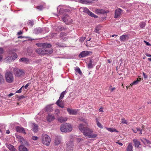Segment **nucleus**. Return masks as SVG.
Masks as SVG:
<instances>
[{"instance_id": "nucleus-11", "label": "nucleus", "mask_w": 151, "mask_h": 151, "mask_svg": "<svg viewBox=\"0 0 151 151\" xmlns=\"http://www.w3.org/2000/svg\"><path fill=\"white\" fill-rule=\"evenodd\" d=\"M92 53V52L91 51H84L81 52L79 55V57L81 58L85 57Z\"/></svg>"}, {"instance_id": "nucleus-59", "label": "nucleus", "mask_w": 151, "mask_h": 151, "mask_svg": "<svg viewBox=\"0 0 151 151\" xmlns=\"http://www.w3.org/2000/svg\"><path fill=\"white\" fill-rule=\"evenodd\" d=\"M144 42L146 43V45L148 46H150L151 45L150 44L149 42H147L146 41L144 40Z\"/></svg>"}, {"instance_id": "nucleus-39", "label": "nucleus", "mask_w": 151, "mask_h": 151, "mask_svg": "<svg viewBox=\"0 0 151 151\" xmlns=\"http://www.w3.org/2000/svg\"><path fill=\"white\" fill-rule=\"evenodd\" d=\"M28 25L32 27L34 25L33 21L31 20H29L27 23Z\"/></svg>"}, {"instance_id": "nucleus-4", "label": "nucleus", "mask_w": 151, "mask_h": 151, "mask_svg": "<svg viewBox=\"0 0 151 151\" xmlns=\"http://www.w3.org/2000/svg\"><path fill=\"white\" fill-rule=\"evenodd\" d=\"M5 78L6 81L9 83L13 82L14 81V78L12 73L10 72L6 71Z\"/></svg>"}, {"instance_id": "nucleus-38", "label": "nucleus", "mask_w": 151, "mask_h": 151, "mask_svg": "<svg viewBox=\"0 0 151 151\" xmlns=\"http://www.w3.org/2000/svg\"><path fill=\"white\" fill-rule=\"evenodd\" d=\"M75 70L76 72L78 73L79 74L81 75L82 74V72L79 68H76L75 69Z\"/></svg>"}, {"instance_id": "nucleus-51", "label": "nucleus", "mask_w": 151, "mask_h": 151, "mask_svg": "<svg viewBox=\"0 0 151 151\" xmlns=\"http://www.w3.org/2000/svg\"><path fill=\"white\" fill-rule=\"evenodd\" d=\"M111 86H110L109 88V90L111 92H112L114 91V90L115 89V88L114 87L111 88Z\"/></svg>"}, {"instance_id": "nucleus-1", "label": "nucleus", "mask_w": 151, "mask_h": 151, "mask_svg": "<svg viewBox=\"0 0 151 151\" xmlns=\"http://www.w3.org/2000/svg\"><path fill=\"white\" fill-rule=\"evenodd\" d=\"M79 130L83 133L85 137H88L90 138H94L96 137L97 134H92L93 130L87 127H84L83 125L80 124L78 126Z\"/></svg>"}, {"instance_id": "nucleus-43", "label": "nucleus", "mask_w": 151, "mask_h": 151, "mask_svg": "<svg viewBox=\"0 0 151 151\" xmlns=\"http://www.w3.org/2000/svg\"><path fill=\"white\" fill-rule=\"evenodd\" d=\"M140 81V80H139L138 78L137 79V80L134 81L133 83H132L130 84V85L132 86L133 85H137L138 84V82Z\"/></svg>"}, {"instance_id": "nucleus-10", "label": "nucleus", "mask_w": 151, "mask_h": 151, "mask_svg": "<svg viewBox=\"0 0 151 151\" xmlns=\"http://www.w3.org/2000/svg\"><path fill=\"white\" fill-rule=\"evenodd\" d=\"M62 19L63 21L66 24H69L73 22L72 20L71 19L69 16L66 14L63 17Z\"/></svg>"}, {"instance_id": "nucleus-21", "label": "nucleus", "mask_w": 151, "mask_h": 151, "mask_svg": "<svg viewBox=\"0 0 151 151\" xmlns=\"http://www.w3.org/2000/svg\"><path fill=\"white\" fill-rule=\"evenodd\" d=\"M133 141L135 147H138L139 145H141L140 142L138 141L137 139H134L133 140Z\"/></svg>"}, {"instance_id": "nucleus-49", "label": "nucleus", "mask_w": 151, "mask_h": 151, "mask_svg": "<svg viewBox=\"0 0 151 151\" xmlns=\"http://www.w3.org/2000/svg\"><path fill=\"white\" fill-rule=\"evenodd\" d=\"M122 124H128L127 121L125 120L124 118L122 119Z\"/></svg>"}, {"instance_id": "nucleus-14", "label": "nucleus", "mask_w": 151, "mask_h": 151, "mask_svg": "<svg viewBox=\"0 0 151 151\" xmlns=\"http://www.w3.org/2000/svg\"><path fill=\"white\" fill-rule=\"evenodd\" d=\"M109 12V11L108 10L105 11L101 9H96L95 10V13L97 14H104Z\"/></svg>"}, {"instance_id": "nucleus-34", "label": "nucleus", "mask_w": 151, "mask_h": 151, "mask_svg": "<svg viewBox=\"0 0 151 151\" xmlns=\"http://www.w3.org/2000/svg\"><path fill=\"white\" fill-rule=\"evenodd\" d=\"M61 101L58 100L56 102V104L62 108H63L64 107L63 105L62 104H60V103L61 102Z\"/></svg>"}, {"instance_id": "nucleus-63", "label": "nucleus", "mask_w": 151, "mask_h": 151, "mask_svg": "<svg viewBox=\"0 0 151 151\" xmlns=\"http://www.w3.org/2000/svg\"><path fill=\"white\" fill-rule=\"evenodd\" d=\"M145 55L147 57H151V55L148 53H146Z\"/></svg>"}, {"instance_id": "nucleus-5", "label": "nucleus", "mask_w": 151, "mask_h": 151, "mask_svg": "<svg viewBox=\"0 0 151 151\" xmlns=\"http://www.w3.org/2000/svg\"><path fill=\"white\" fill-rule=\"evenodd\" d=\"M79 11L81 12H83L87 14L88 15L90 16L91 17L95 18L98 17L97 15H95L92 12H90L87 8L85 7H81L79 9Z\"/></svg>"}, {"instance_id": "nucleus-41", "label": "nucleus", "mask_w": 151, "mask_h": 151, "mask_svg": "<svg viewBox=\"0 0 151 151\" xmlns=\"http://www.w3.org/2000/svg\"><path fill=\"white\" fill-rule=\"evenodd\" d=\"M80 2L83 4H87L90 3V1L86 0H79Z\"/></svg>"}, {"instance_id": "nucleus-8", "label": "nucleus", "mask_w": 151, "mask_h": 151, "mask_svg": "<svg viewBox=\"0 0 151 151\" xmlns=\"http://www.w3.org/2000/svg\"><path fill=\"white\" fill-rule=\"evenodd\" d=\"M74 145L73 141L70 140L66 144V151H73Z\"/></svg>"}, {"instance_id": "nucleus-17", "label": "nucleus", "mask_w": 151, "mask_h": 151, "mask_svg": "<svg viewBox=\"0 0 151 151\" xmlns=\"http://www.w3.org/2000/svg\"><path fill=\"white\" fill-rule=\"evenodd\" d=\"M36 51L37 53L40 55H45V49L42 48L37 49L36 50Z\"/></svg>"}, {"instance_id": "nucleus-62", "label": "nucleus", "mask_w": 151, "mask_h": 151, "mask_svg": "<svg viewBox=\"0 0 151 151\" xmlns=\"http://www.w3.org/2000/svg\"><path fill=\"white\" fill-rule=\"evenodd\" d=\"M99 111L100 112H103V108H100L99 109Z\"/></svg>"}, {"instance_id": "nucleus-6", "label": "nucleus", "mask_w": 151, "mask_h": 151, "mask_svg": "<svg viewBox=\"0 0 151 151\" xmlns=\"http://www.w3.org/2000/svg\"><path fill=\"white\" fill-rule=\"evenodd\" d=\"M14 71L15 76L17 77H21L23 76L25 73L23 70L16 68H14Z\"/></svg>"}, {"instance_id": "nucleus-25", "label": "nucleus", "mask_w": 151, "mask_h": 151, "mask_svg": "<svg viewBox=\"0 0 151 151\" xmlns=\"http://www.w3.org/2000/svg\"><path fill=\"white\" fill-rule=\"evenodd\" d=\"M38 126L37 124L35 123L33 124V130L35 133L37 132L38 129Z\"/></svg>"}, {"instance_id": "nucleus-54", "label": "nucleus", "mask_w": 151, "mask_h": 151, "mask_svg": "<svg viewBox=\"0 0 151 151\" xmlns=\"http://www.w3.org/2000/svg\"><path fill=\"white\" fill-rule=\"evenodd\" d=\"M85 37H81L80 39L79 40L81 42H83L85 40Z\"/></svg>"}, {"instance_id": "nucleus-29", "label": "nucleus", "mask_w": 151, "mask_h": 151, "mask_svg": "<svg viewBox=\"0 0 151 151\" xmlns=\"http://www.w3.org/2000/svg\"><path fill=\"white\" fill-rule=\"evenodd\" d=\"M101 26L100 25H98L96 27L94 32L96 33H99V31L101 30Z\"/></svg>"}, {"instance_id": "nucleus-19", "label": "nucleus", "mask_w": 151, "mask_h": 151, "mask_svg": "<svg viewBox=\"0 0 151 151\" xmlns=\"http://www.w3.org/2000/svg\"><path fill=\"white\" fill-rule=\"evenodd\" d=\"M60 36V37L61 39L64 41L66 40L68 38V37L67 36V34L65 32L61 33Z\"/></svg>"}, {"instance_id": "nucleus-53", "label": "nucleus", "mask_w": 151, "mask_h": 151, "mask_svg": "<svg viewBox=\"0 0 151 151\" xmlns=\"http://www.w3.org/2000/svg\"><path fill=\"white\" fill-rule=\"evenodd\" d=\"M142 75L145 78H147V75H146L144 72H143Z\"/></svg>"}, {"instance_id": "nucleus-58", "label": "nucleus", "mask_w": 151, "mask_h": 151, "mask_svg": "<svg viewBox=\"0 0 151 151\" xmlns=\"http://www.w3.org/2000/svg\"><path fill=\"white\" fill-rule=\"evenodd\" d=\"M77 141L78 142H80L82 140H83V139H82L80 138H77Z\"/></svg>"}, {"instance_id": "nucleus-26", "label": "nucleus", "mask_w": 151, "mask_h": 151, "mask_svg": "<svg viewBox=\"0 0 151 151\" xmlns=\"http://www.w3.org/2000/svg\"><path fill=\"white\" fill-rule=\"evenodd\" d=\"M19 61L20 62H22L25 63H28L29 62V59L25 58H21L19 60Z\"/></svg>"}, {"instance_id": "nucleus-56", "label": "nucleus", "mask_w": 151, "mask_h": 151, "mask_svg": "<svg viewBox=\"0 0 151 151\" xmlns=\"http://www.w3.org/2000/svg\"><path fill=\"white\" fill-rule=\"evenodd\" d=\"M56 114L58 115V116L59 114H60V112L59 110L58 109H57L55 110Z\"/></svg>"}, {"instance_id": "nucleus-64", "label": "nucleus", "mask_w": 151, "mask_h": 151, "mask_svg": "<svg viewBox=\"0 0 151 151\" xmlns=\"http://www.w3.org/2000/svg\"><path fill=\"white\" fill-rule=\"evenodd\" d=\"M56 45H58L59 47H62V46L61 45H60V44H59V42H57L56 43Z\"/></svg>"}, {"instance_id": "nucleus-27", "label": "nucleus", "mask_w": 151, "mask_h": 151, "mask_svg": "<svg viewBox=\"0 0 151 151\" xmlns=\"http://www.w3.org/2000/svg\"><path fill=\"white\" fill-rule=\"evenodd\" d=\"M45 55L51 54L53 52V50L52 49H45Z\"/></svg>"}, {"instance_id": "nucleus-12", "label": "nucleus", "mask_w": 151, "mask_h": 151, "mask_svg": "<svg viewBox=\"0 0 151 151\" xmlns=\"http://www.w3.org/2000/svg\"><path fill=\"white\" fill-rule=\"evenodd\" d=\"M67 110L69 115H76L77 114L78 110L77 109H72L70 108H68Z\"/></svg>"}, {"instance_id": "nucleus-18", "label": "nucleus", "mask_w": 151, "mask_h": 151, "mask_svg": "<svg viewBox=\"0 0 151 151\" xmlns=\"http://www.w3.org/2000/svg\"><path fill=\"white\" fill-rule=\"evenodd\" d=\"M42 28H35L33 30V33L35 34L42 33Z\"/></svg>"}, {"instance_id": "nucleus-42", "label": "nucleus", "mask_w": 151, "mask_h": 151, "mask_svg": "<svg viewBox=\"0 0 151 151\" xmlns=\"http://www.w3.org/2000/svg\"><path fill=\"white\" fill-rule=\"evenodd\" d=\"M146 24V23L145 22H142L140 23L139 26L141 28H143L145 27Z\"/></svg>"}, {"instance_id": "nucleus-36", "label": "nucleus", "mask_w": 151, "mask_h": 151, "mask_svg": "<svg viewBox=\"0 0 151 151\" xmlns=\"http://www.w3.org/2000/svg\"><path fill=\"white\" fill-rule=\"evenodd\" d=\"M57 27L58 28L57 30L59 31H62L63 30H65L66 29L63 26H60L58 27Z\"/></svg>"}, {"instance_id": "nucleus-52", "label": "nucleus", "mask_w": 151, "mask_h": 151, "mask_svg": "<svg viewBox=\"0 0 151 151\" xmlns=\"http://www.w3.org/2000/svg\"><path fill=\"white\" fill-rule=\"evenodd\" d=\"M24 86H23L22 87H21L19 90L17 91L16 93H21L22 92V89L24 87Z\"/></svg>"}, {"instance_id": "nucleus-13", "label": "nucleus", "mask_w": 151, "mask_h": 151, "mask_svg": "<svg viewBox=\"0 0 151 151\" xmlns=\"http://www.w3.org/2000/svg\"><path fill=\"white\" fill-rule=\"evenodd\" d=\"M129 37V35H123L120 37L119 40L121 42H124L128 40Z\"/></svg>"}, {"instance_id": "nucleus-47", "label": "nucleus", "mask_w": 151, "mask_h": 151, "mask_svg": "<svg viewBox=\"0 0 151 151\" xmlns=\"http://www.w3.org/2000/svg\"><path fill=\"white\" fill-rule=\"evenodd\" d=\"M4 81L3 76L0 74V83H2Z\"/></svg>"}, {"instance_id": "nucleus-24", "label": "nucleus", "mask_w": 151, "mask_h": 151, "mask_svg": "<svg viewBox=\"0 0 151 151\" xmlns=\"http://www.w3.org/2000/svg\"><path fill=\"white\" fill-rule=\"evenodd\" d=\"M19 150L20 151H28L27 148L23 145H21L19 146Z\"/></svg>"}, {"instance_id": "nucleus-15", "label": "nucleus", "mask_w": 151, "mask_h": 151, "mask_svg": "<svg viewBox=\"0 0 151 151\" xmlns=\"http://www.w3.org/2000/svg\"><path fill=\"white\" fill-rule=\"evenodd\" d=\"M16 130L17 132L22 133L24 134H26L24 128L22 127H21L19 126L16 127Z\"/></svg>"}, {"instance_id": "nucleus-61", "label": "nucleus", "mask_w": 151, "mask_h": 151, "mask_svg": "<svg viewBox=\"0 0 151 151\" xmlns=\"http://www.w3.org/2000/svg\"><path fill=\"white\" fill-rule=\"evenodd\" d=\"M57 35V33H54L52 34V37L56 36Z\"/></svg>"}, {"instance_id": "nucleus-9", "label": "nucleus", "mask_w": 151, "mask_h": 151, "mask_svg": "<svg viewBox=\"0 0 151 151\" xmlns=\"http://www.w3.org/2000/svg\"><path fill=\"white\" fill-rule=\"evenodd\" d=\"M36 45L38 47L43 49L50 48L52 47L51 45L48 43H38L36 44Z\"/></svg>"}, {"instance_id": "nucleus-60", "label": "nucleus", "mask_w": 151, "mask_h": 151, "mask_svg": "<svg viewBox=\"0 0 151 151\" xmlns=\"http://www.w3.org/2000/svg\"><path fill=\"white\" fill-rule=\"evenodd\" d=\"M29 83H27V84H26V85L24 86V87L25 88V89H27V88L28 87V86H29Z\"/></svg>"}, {"instance_id": "nucleus-16", "label": "nucleus", "mask_w": 151, "mask_h": 151, "mask_svg": "<svg viewBox=\"0 0 151 151\" xmlns=\"http://www.w3.org/2000/svg\"><path fill=\"white\" fill-rule=\"evenodd\" d=\"M122 11V9L119 8L116 9L115 11L114 18H118L121 15Z\"/></svg>"}, {"instance_id": "nucleus-22", "label": "nucleus", "mask_w": 151, "mask_h": 151, "mask_svg": "<svg viewBox=\"0 0 151 151\" xmlns=\"http://www.w3.org/2000/svg\"><path fill=\"white\" fill-rule=\"evenodd\" d=\"M133 147L132 143H129L127 148V151H133Z\"/></svg>"}, {"instance_id": "nucleus-48", "label": "nucleus", "mask_w": 151, "mask_h": 151, "mask_svg": "<svg viewBox=\"0 0 151 151\" xmlns=\"http://www.w3.org/2000/svg\"><path fill=\"white\" fill-rule=\"evenodd\" d=\"M36 8L38 10L40 11H41L43 9V7L42 6L40 5L37 6L36 7Z\"/></svg>"}, {"instance_id": "nucleus-57", "label": "nucleus", "mask_w": 151, "mask_h": 151, "mask_svg": "<svg viewBox=\"0 0 151 151\" xmlns=\"http://www.w3.org/2000/svg\"><path fill=\"white\" fill-rule=\"evenodd\" d=\"M19 138L20 139V142H22V141L24 140V139L22 137L19 136Z\"/></svg>"}, {"instance_id": "nucleus-31", "label": "nucleus", "mask_w": 151, "mask_h": 151, "mask_svg": "<svg viewBox=\"0 0 151 151\" xmlns=\"http://www.w3.org/2000/svg\"><path fill=\"white\" fill-rule=\"evenodd\" d=\"M58 120L59 122L61 123H62L67 120V119L66 118L63 117H60L58 119Z\"/></svg>"}, {"instance_id": "nucleus-28", "label": "nucleus", "mask_w": 151, "mask_h": 151, "mask_svg": "<svg viewBox=\"0 0 151 151\" xmlns=\"http://www.w3.org/2000/svg\"><path fill=\"white\" fill-rule=\"evenodd\" d=\"M8 147L10 151H17V150L14 147V146L11 145H9Z\"/></svg>"}, {"instance_id": "nucleus-23", "label": "nucleus", "mask_w": 151, "mask_h": 151, "mask_svg": "<svg viewBox=\"0 0 151 151\" xmlns=\"http://www.w3.org/2000/svg\"><path fill=\"white\" fill-rule=\"evenodd\" d=\"M45 109L46 111L48 112H50L52 110V107L51 105H47Z\"/></svg>"}, {"instance_id": "nucleus-3", "label": "nucleus", "mask_w": 151, "mask_h": 151, "mask_svg": "<svg viewBox=\"0 0 151 151\" xmlns=\"http://www.w3.org/2000/svg\"><path fill=\"white\" fill-rule=\"evenodd\" d=\"M42 143L44 145L48 146L50 145L51 141L50 137L46 134H43L41 136Z\"/></svg>"}, {"instance_id": "nucleus-46", "label": "nucleus", "mask_w": 151, "mask_h": 151, "mask_svg": "<svg viewBox=\"0 0 151 151\" xmlns=\"http://www.w3.org/2000/svg\"><path fill=\"white\" fill-rule=\"evenodd\" d=\"M61 6H58L57 8L58 10H59V13L60 14H61L62 13V11L64 10V9L63 8H61Z\"/></svg>"}, {"instance_id": "nucleus-45", "label": "nucleus", "mask_w": 151, "mask_h": 151, "mask_svg": "<svg viewBox=\"0 0 151 151\" xmlns=\"http://www.w3.org/2000/svg\"><path fill=\"white\" fill-rule=\"evenodd\" d=\"M96 122H97V126L100 128H102L103 127L102 125L101 124V123L99 122L97 119H96Z\"/></svg>"}, {"instance_id": "nucleus-33", "label": "nucleus", "mask_w": 151, "mask_h": 151, "mask_svg": "<svg viewBox=\"0 0 151 151\" xmlns=\"http://www.w3.org/2000/svg\"><path fill=\"white\" fill-rule=\"evenodd\" d=\"M106 129L109 132H118L116 129L111 128H106Z\"/></svg>"}, {"instance_id": "nucleus-20", "label": "nucleus", "mask_w": 151, "mask_h": 151, "mask_svg": "<svg viewBox=\"0 0 151 151\" xmlns=\"http://www.w3.org/2000/svg\"><path fill=\"white\" fill-rule=\"evenodd\" d=\"M55 119V117L51 114L48 115L47 117V120L49 122H51Z\"/></svg>"}, {"instance_id": "nucleus-40", "label": "nucleus", "mask_w": 151, "mask_h": 151, "mask_svg": "<svg viewBox=\"0 0 151 151\" xmlns=\"http://www.w3.org/2000/svg\"><path fill=\"white\" fill-rule=\"evenodd\" d=\"M42 28V33H45L49 31V29L48 28L45 27Z\"/></svg>"}, {"instance_id": "nucleus-7", "label": "nucleus", "mask_w": 151, "mask_h": 151, "mask_svg": "<svg viewBox=\"0 0 151 151\" xmlns=\"http://www.w3.org/2000/svg\"><path fill=\"white\" fill-rule=\"evenodd\" d=\"M17 57V54L14 52H10L8 56L6 57V59L8 61H12L15 60Z\"/></svg>"}, {"instance_id": "nucleus-50", "label": "nucleus", "mask_w": 151, "mask_h": 151, "mask_svg": "<svg viewBox=\"0 0 151 151\" xmlns=\"http://www.w3.org/2000/svg\"><path fill=\"white\" fill-rule=\"evenodd\" d=\"M32 139L34 140H36L38 139V137L36 136H32Z\"/></svg>"}, {"instance_id": "nucleus-44", "label": "nucleus", "mask_w": 151, "mask_h": 151, "mask_svg": "<svg viewBox=\"0 0 151 151\" xmlns=\"http://www.w3.org/2000/svg\"><path fill=\"white\" fill-rule=\"evenodd\" d=\"M143 140L145 141L147 144H151V141L147 139L146 138H144L143 139V140H142V141L144 143V142L143 141Z\"/></svg>"}, {"instance_id": "nucleus-37", "label": "nucleus", "mask_w": 151, "mask_h": 151, "mask_svg": "<svg viewBox=\"0 0 151 151\" xmlns=\"http://www.w3.org/2000/svg\"><path fill=\"white\" fill-rule=\"evenodd\" d=\"M4 52V50L2 48L0 47V61L2 59L3 57L1 55Z\"/></svg>"}, {"instance_id": "nucleus-35", "label": "nucleus", "mask_w": 151, "mask_h": 151, "mask_svg": "<svg viewBox=\"0 0 151 151\" xmlns=\"http://www.w3.org/2000/svg\"><path fill=\"white\" fill-rule=\"evenodd\" d=\"M92 60H90L89 63L88 64V68H91L93 67V65L92 64Z\"/></svg>"}, {"instance_id": "nucleus-32", "label": "nucleus", "mask_w": 151, "mask_h": 151, "mask_svg": "<svg viewBox=\"0 0 151 151\" xmlns=\"http://www.w3.org/2000/svg\"><path fill=\"white\" fill-rule=\"evenodd\" d=\"M66 91H63V92H62L60 94V96L59 99L58 100H60L62 99L64 97V96L65 95V94H66Z\"/></svg>"}, {"instance_id": "nucleus-55", "label": "nucleus", "mask_w": 151, "mask_h": 151, "mask_svg": "<svg viewBox=\"0 0 151 151\" xmlns=\"http://www.w3.org/2000/svg\"><path fill=\"white\" fill-rule=\"evenodd\" d=\"M137 131H138V132L139 131V134H142V129H140L139 128H137Z\"/></svg>"}, {"instance_id": "nucleus-2", "label": "nucleus", "mask_w": 151, "mask_h": 151, "mask_svg": "<svg viewBox=\"0 0 151 151\" xmlns=\"http://www.w3.org/2000/svg\"><path fill=\"white\" fill-rule=\"evenodd\" d=\"M72 129V127L71 125L68 123H65L62 124L60 126V130L62 132H70Z\"/></svg>"}, {"instance_id": "nucleus-30", "label": "nucleus", "mask_w": 151, "mask_h": 151, "mask_svg": "<svg viewBox=\"0 0 151 151\" xmlns=\"http://www.w3.org/2000/svg\"><path fill=\"white\" fill-rule=\"evenodd\" d=\"M61 142L60 139L56 137L55 140V144L56 145H58Z\"/></svg>"}]
</instances>
